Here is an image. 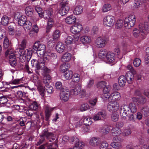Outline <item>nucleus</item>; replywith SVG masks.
<instances>
[{
    "label": "nucleus",
    "instance_id": "603ef678",
    "mask_svg": "<svg viewBox=\"0 0 149 149\" xmlns=\"http://www.w3.org/2000/svg\"><path fill=\"white\" fill-rule=\"evenodd\" d=\"M102 116V112H99L96 114L94 116L93 119L95 121L101 120V117Z\"/></svg>",
    "mask_w": 149,
    "mask_h": 149
},
{
    "label": "nucleus",
    "instance_id": "69168bd1",
    "mask_svg": "<svg viewBox=\"0 0 149 149\" xmlns=\"http://www.w3.org/2000/svg\"><path fill=\"white\" fill-rule=\"evenodd\" d=\"M89 109V106L87 103H84L82 104L80 107V110L81 111H84Z\"/></svg>",
    "mask_w": 149,
    "mask_h": 149
},
{
    "label": "nucleus",
    "instance_id": "72a5a7b5",
    "mask_svg": "<svg viewBox=\"0 0 149 149\" xmlns=\"http://www.w3.org/2000/svg\"><path fill=\"white\" fill-rule=\"evenodd\" d=\"M64 73V76L66 79H70L72 78L73 76V72L71 70H67Z\"/></svg>",
    "mask_w": 149,
    "mask_h": 149
},
{
    "label": "nucleus",
    "instance_id": "6ab92c4d",
    "mask_svg": "<svg viewBox=\"0 0 149 149\" xmlns=\"http://www.w3.org/2000/svg\"><path fill=\"white\" fill-rule=\"evenodd\" d=\"M56 49L58 53H61L65 49L64 45L61 42H58L56 46Z\"/></svg>",
    "mask_w": 149,
    "mask_h": 149
},
{
    "label": "nucleus",
    "instance_id": "a211bd4d",
    "mask_svg": "<svg viewBox=\"0 0 149 149\" xmlns=\"http://www.w3.org/2000/svg\"><path fill=\"white\" fill-rule=\"evenodd\" d=\"M135 74L130 72H127L126 73L125 77L126 81L128 83L131 84L132 83L134 79V74Z\"/></svg>",
    "mask_w": 149,
    "mask_h": 149
},
{
    "label": "nucleus",
    "instance_id": "680f3d73",
    "mask_svg": "<svg viewBox=\"0 0 149 149\" xmlns=\"http://www.w3.org/2000/svg\"><path fill=\"white\" fill-rule=\"evenodd\" d=\"M110 131L109 127L107 125H104L103 126V134H107Z\"/></svg>",
    "mask_w": 149,
    "mask_h": 149
},
{
    "label": "nucleus",
    "instance_id": "4468645a",
    "mask_svg": "<svg viewBox=\"0 0 149 149\" xmlns=\"http://www.w3.org/2000/svg\"><path fill=\"white\" fill-rule=\"evenodd\" d=\"M57 147V144L56 143L49 145H48V144L46 143L37 148L36 149H56Z\"/></svg>",
    "mask_w": 149,
    "mask_h": 149
},
{
    "label": "nucleus",
    "instance_id": "e2e57ef3",
    "mask_svg": "<svg viewBox=\"0 0 149 149\" xmlns=\"http://www.w3.org/2000/svg\"><path fill=\"white\" fill-rule=\"evenodd\" d=\"M47 56H49L51 59H56L57 58V55L55 53L49 52L47 54Z\"/></svg>",
    "mask_w": 149,
    "mask_h": 149
},
{
    "label": "nucleus",
    "instance_id": "f257e3e1",
    "mask_svg": "<svg viewBox=\"0 0 149 149\" xmlns=\"http://www.w3.org/2000/svg\"><path fill=\"white\" fill-rule=\"evenodd\" d=\"M139 29L140 32V38L141 40L145 39L149 33V26L146 22H142L139 25Z\"/></svg>",
    "mask_w": 149,
    "mask_h": 149
},
{
    "label": "nucleus",
    "instance_id": "6e6552de",
    "mask_svg": "<svg viewBox=\"0 0 149 149\" xmlns=\"http://www.w3.org/2000/svg\"><path fill=\"white\" fill-rule=\"evenodd\" d=\"M42 137H46L49 141L51 142L55 139L54 134L53 132H49L47 129H44L42 132V134L40 135Z\"/></svg>",
    "mask_w": 149,
    "mask_h": 149
},
{
    "label": "nucleus",
    "instance_id": "dca6fc26",
    "mask_svg": "<svg viewBox=\"0 0 149 149\" xmlns=\"http://www.w3.org/2000/svg\"><path fill=\"white\" fill-rule=\"evenodd\" d=\"M110 99H110L111 100H113L116 102H117L119 101L120 99V93L117 92H114L111 94H110Z\"/></svg>",
    "mask_w": 149,
    "mask_h": 149
},
{
    "label": "nucleus",
    "instance_id": "a878e982",
    "mask_svg": "<svg viewBox=\"0 0 149 149\" xmlns=\"http://www.w3.org/2000/svg\"><path fill=\"white\" fill-rule=\"evenodd\" d=\"M5 56L8 57L9 59L16 58V56L14 52L10 49H8L5 53Z\"/></svg>",
    "mask_w": 149,
    "mask_h": 149
},
{
    "label": "nucleus",
    "instance_id": "f3484780",
    "mask_svg": "<svg viewBox=\"0 0 149 149\" xmlns=\"http://www.w3.org/2000/svg\"><path fill=\"white\" fill-rule=\"evenodd\" d=\"M37 88L39 91L40 95L43 97L46 93L45 87L44 88L42 86V84L40 81H38L37 83Z\"/></svg>",
    "mask_w": 149,
    "mask_h": 149
},
{
    "label": "nucleus",
    "instance_id": "c756f323",
    "mask_svg": "<svg viewBox=\"0 0 149 149\" xmlns=\"http://www.w3.org/2000/svg\"><path fill=\"white\" fill-rule=\"evenodd\" d=\"M17 19L18 24L21 26H23L26 21V17L23 16H21L19 17H18Z\"/></svg>",
    "mask_w": 149,
    "mask_h": 149
},
{
    "label": "nucleus",
    "instance_id": "20e7f679",
    "mask_svg": "<svg viewBox=\"0 0 149 149\" xmlns=\"http://www.w3.org/2000/svg\"><path fill=\"white\" fill-rule=\"evenodd\" d=\"M109 101L107 106V109L110 112H116L120 108V105L118 103L113 100H107Z\"/></svg>",
    "mask_w": 149,
    "mask_h": 149
},
{
    "label": "nucleus",
    "instance_id": "ea45409f",
    "mask_svg": "<svg viewBox=\"0 0 149 149\" xmlns=\"http://www.w3.org/2000/svg\"><path fill=\"white\" fill-rule=\"evenodd\" d=\"M141 5L140 0H134V2L133 8L134 9L137 10Z\"/></svg>",
    "mask_w": 149,
    "mask_h": 149
},
{
    "label": "nucleus",
    "instance_id": "39448f33",
    "mask_svg": "<svg viewBox=\"0 0 149 149\" xmlns=\"http://www.w3.org/2000/svg\"><path fill=\"white\" fill-rule=\"evenodd\" d=\"M106 83L105 81H103V100L106 101L108 100H109L110 99V93H109L111 88L110 86L109 85H106Z\"/></svg>",
    "mask_w": 149,
    "mask_h": 149
},
{
    "label": "nucleus",
    "instance_id": "f03ea898",
    "mask_svg": "<svg viewBox=\"0 0 149 149\" xmlns=\"http://www.w3.org/2000/svg\"><path fill=\"white\" fill-rule=\"evenodd\" d=\"M33 52L37 51V54L40 55H43L44 54L46 47L43 43H41L40 41L36 42L33 47Z\"/></svg>",
    "mask_w": 149,
    "mask_h": 149
},
{
    "label": "nucleus",
    "instance_id": "1a4fd4ad",
    "mask_svg": "<svg viewBox=\"0 0 149 149\" xmlns=\"http://www.w3.org/2000/svg\"><path fill=\"white\" fill-rule=\"evenodd\" d=\"M120 115L123 118L125 119L126 116L129 114L130 109L129 107L127 105H123L121 106L120 108Z\"/></svg>",
    "mask_w": 149,
    "mask_h": 149
},
{
    "label": "nucleus",
    "instance_id": "bf43d9fd",
    "mask_svg": "<svg viewBox=\"0 0 149 149\" xmlns=\"http://www.w3.org/2000/svg\"><path fill=\"white\" fill-rule=\"evenodd\" d=\"M123 21L121 19H119L117 21L116 24V27L117 29H119L121 28L123 25Z\"/></svg>",
    "mask_w": 149,
    "mask_h": 149
},
{
    "label": "nucleus",
    "instance_id": "864d4df0",
    "mask_svg": "<svg viewBox=\"0 0 149 149\" xmlns=\"http://www.w3.org/2000/svg\"><path fill=\"white\" fill-rule=\"evenodd\" d=\"M133 63L135 67H139L141 63V61L139 58H136L134 60Z\"/></svg>",
    "mask_w": 149,
    "mask_h": 149
},
{
    "label": "nucleus",
    "instance_id": "473e14b6",
    "mask_svg": "<svg viewBox=\"0 0 149 149\" xmlns=\"http://www.w3.org/2000/svg\"><path fill=\"white\" fill-rule=\"evenodd\" d=\"M141 111L145 117H147L149 115V107L145 106L141 109Z\"/></svg>",
    "mask_w": 149,
    "mask_h": 149
},
{
    "label": "nucleus",
    "instance_id": "412c9836",
    "mask_svg": "<svg viewBox=\"0 0 149 149\" xmlns=\"http://www.w3.org/2000/svg\"><path fill=\"white\" fill-rule=\"evenodd\" d=\"M33 9L32 7L30 6H28L25 9V13L28 16L31 17L33 15Z\"/></svg>",
    "mask_w": 149,
    "mask_h": 149
},
{
    "label": "nucleus",
    "instance_id": "e433bc0d",
    "mask_svg": "<svg viewBox=\"0 0 149 149\" xmlns=\"http://www.w3.org/2000/svg\"><path fill=\"white\" fill-rule=\"evenodd\" d=\"M55 87L58 90H59L60 91H63L66 89V88L63 86L61 82L58 81L56 82L55 84Z\"/></svg>",
    "mask_w": 149,
    "mask_h": 149
},
{
    "label": "nucleus",
    "instance_id": "4d7b16f0",
    "mask_svg": "<svg viewBox=\"0 0 149 149\" xmlns=\"http://www.w3.org/2000/svg\"><path fill=\"white\" fill-rule=\"evenodd\" d=\"M139 104H144L146 102V98L143 96L139 98Z\"/></svg>",
    "mask_w": 149,
    "mask_h": 149
},
{
    "label": "nucleus",
    "instance_id": "423d86ee",
    "mask_svg": "<svg viewBox=\"0 0 149 149\" xmlns=\"http://www.w3.org/2000/svg\"><path fill=\"white\" fill-rule=\"evenodd\" d=\"M60 6L61 8L59 10V13L63 16L66 15L70 9L68 2L67 1L63 0L60 3Z\"/></svg>",
    "mask_w": 149,
    "mask_h": 149
},
{
    "label": "nucleus",
    "instance_id": "f8f14e48",
    "mask_svg": "<svg viewBox=\"0 0 149 149\" xmlns=\"http://www.w3.org/2000/svg\"><path fill=\"white\" fill-rule=\"evenodd\" d=\"M114 17L112 15H108L104 17L103 19L104 24H105L107 26H110L112 25L115 22Z\"/></svg>",
    "mask_w": 149,
    "mask_h": 149
},
{
    "label": "nucleus",
    "instance_id": "6e6d98bb",
    "mask_svg": "<svg viewBox=\"0 0 149 149\" xmlns=\"http://www.w3.org/2000/svg\"><path fill=\"white\" fill-rule=\"evenodd\" d=\"M52 87L48 84L46 85L45 90L46 92L49 94H51L53 92V91L52 90Z\"/></svg>",
    "mask_w": 149,
    "mask_h": 149
},
{
    "label": "nucleus",
    "instance_id": "3c124183",
    "mask_svg": "<svg viewBox=\"0 0 149 149\" xmlns=\"http://www.w3.org/2000/svg\"><path fill=\"white\" fill-rule=\"evenodd\" d=\"M23 26H24V29L26 28V29L29 30L31 28L32 23L30 21L26 20Z\"/></svg>",
    "mask_w": 149,
    "mask_h": 149
},
{
    "label": "nucleus",
    "instance_id": "13d9d810",
    "mask_svg": "<svg viewBox=\"0 0 149 149\" xmlns=\"http://www.w3.org/2000/svg\"><path fill=\"white\" fill-rule=\"evenodd\" d=\"M111 8V5L107 3L104 5L103 6V12H107L110 10Z\"/></svg>",
    "mask_w": 149,
    "mask_h": 149
},
{
    "label": "nucleus",
    "instance_id": "5701e85b",
    "mask_svg": "<svg viewBox=\"0 0 149 149\" xmlns=\"http://www.w3.org/2000/svg\"><path fill=\"white\" fill-rule=\"evenodd\" d=\"M71 58V55L69 53H66L61 58V61L63 62H66L70 61Z\"/></svg>",
    "mask_w": 149,
    "mask_h": 149
},
{
    "label": "nucleus",
    "instance_id": "4c0bfd02",
    "mask_svg": "<svg viewBox=\"0 0 149 149\" xmlns=\"http://www.w3.org/2000/svg\"><path fill=\"white\" fill-rule=\"evenodd\" d=\"M60 31L58 30H56L54 32L52 36L54 40H56L59 38L60 35Z\"/></svg>",
    "mask_w": 149,
    "mask_h": 149
},
{
    "label": "nucleus",
    "instance_id": "b1692460",
    "mask_svg": "<svg viewBox=\"0 0 149 149\" xmlns=\"http://www.w3.org/2000/svg\"><path fill=\"white\" fill-rule=\"evenodd\" d=\"M121 132V129L118 127H114L111 130V134L112 136H117L119 135Z\"/></svg>",
    "mask_w": 149,
    "mask_h": 149
},
{
    "label": "nucleus",
    "instance_id": "de8ad7c7",
    "mask_svg": "<svg viewBox=\"0 0 149 149\" xmlns=\"http://www.w3.org/2000/svg\"><path fill=\"white\" fill-rule=\"evenodd\" d=\"M113 113L111 115V119L114 122H116L119 119V115L116 112Z\"/></svg>",
    "mask_w": 149,
    "mask_h": 149
},
{
    "label": "nucleus",
    "instance_id": "a19ab883",
    "mask_svg": "<svg viewBox=\"0 0 149 149\" xmlns=\"http://www.w3.org/2000/svg\"><path fill=\"white\" fill-rule=\"evenodd\" d=\"M83 11V8L80 6H77L74 11V13L76 15H79L81 14Z\"/></svg>",
    "mask_w": 149,
    "mask_h": 149
},
{
    "label": "nucleus",
    "instance_id": "ddd939ff",
    "mask_svg": "<svg viewBox=\"0 0 149 149\" xmlns=\"http://www.w3.org/2000/svg\"><path fill=\"white\" fill-rule=\"evenodd\" d=\"M82 25L77 23L72 25L70 28L71 32L73 33L76 34L80 32L82 29Z\"/></svg>",
    "mask_w": 149,
    "mask_h": 149
},
{
    "label": "nucleus",
    "instance_id": "0e129e2a",
    "mask_svg": "<svg viewBox=\"0 0 149 149\" xmlns=\"http://www.w3.org/2000/svg\"><path fill=\"white\" fill-rule=\"evenodd\" d=\"M94 83V80L91 78H90L86 86V87L88 88H91L93 86Z\"/></svg>",
    "mask_w": 149,
    "mask_h": 149
},
{
    "label": "nucleus",
    "instance_id": "bb28decb",
    "mask_svg": "<svg viewBox=\"0 0 149 149\" xmlns=\"http://www.w3.org/2000/svg\"><path fill=\"white\" fill-rule=\"evenodd\" d=\"M70 68V65L69 63H64L61 64L60 66V71L63 72H66L67 70H68Z\"/></svg>",
    "mask_w": 149,
    "mask_h": 149
},
{
    "label": "nucleus",
    "instance_id": "338daca9",
    "mask_svg": "<svg viewBox=\"0 0 149 149\" xmlns=\"http://www.w3.org/2000/svg\"><path fill=\"white\" fill-rule=\"evenodd\" d=\"M6 32L5 30L3 29L0 28V41L4 38H5Z\"/></svg>",
    "mask_w": 149,
    "mask_h": 149
},
{
    "label": "nucleus",
    "instance_id": "cd10ccee",
    "mask_svg": "<svg viewBox=\"0 0 149 149\" xmlns=\"http://www.w3.org/2000/svg\"><path fill=\"white\" fill-rule=\"evenodd\" d=\"M81 87L79 85H77L75 87L70 91V93L72 95H77L80 92L81 89Z\"/></svg>",
    "mask_w": 149,
    "mask_h": 149
},
{
    "label": "nucleus",
    "instance_id": "8fccbe9b",
    "mask_svg": "<svg viewBox=\"0 0 149 149\" xmlns=\"http://www.w3.org/2000/svg\"><path fill=\"white\" fill-rule=\"evenodd\" d=\"M43 14L44 15V18H48L49 17H52V15L51 12L48 10H45L43 12Z\"/></svg>",
    "mask_w": 149,
    "mask_h": 149
},
{
    "label": "nucleus",
    "instance_id": "4be33fe9",
    "mask_svg": "<svg viewBox=\"0 0 149 149\" xmlns=\"http://www.w3.org/2000/svg\"><path fill=\"white\" fill-rule=\"evenodd\" d=\"M65 21L68 24H72L76 21V18L73 15H71L67 17L65 19Z\"/></svg>",
    "mask_w": 149,
    "mask_h": 149
},
{
    "label": "nucleus",
    "instance_id": "c85d7f7f",
    "mask_svg": "<svg viewBox=\"0 0 149 149\" xmlns=\"http://www.w3.org/2000/svg\"><path fill=\"white\" fill-rule=\"evenodd\" d=\"M118 81L119 86L122 87L125 85L127 81L125 77L123 75H121L119 77Z\"/></svg>",
    "mask_w": 149,
    "mask_h": 149
},
{
    "label": "nucleus",
    "instance_id": "5fc2aeb1",
    "mask_svg": "<svg viewBox=\"0 0 149 149\" xmlns=\"http://www.w3.org/2000/svg\"><path fill=\"white\" fill-rule=\"evenodd\" d=\"M9 63L12 66L14 67L16 65L17 62L16 57L9 59Z\"/></svg>",
    "mask_w": 149,
    "mask_h": 149
},
{
    "label": "nucleus",
    "instance_id": "58836bf2",
    "mask_svg": "<svg viewBox=\"0 0 149 149\" xmlns=\"http://www.w3.org/2000/svg\"><path fill=\"white\" fill-rule=\"evenodd\" d=\"M10 44L9 42V40L6 37H5L3 43V47L5 49L10 48Z\"/></svg>",
    "mask_w": 149,
    "mask_h": 149
},
{
    "label": "nucleus",
    "instance_id": "aec40b11",
    "mask_svg": "<svg viewBox=\"0 0 149 149\" xmlns=\"http://www.w3.org/2000/svg\"><path fill=\"white\" fill-rule=\"evenodd\" d=\"M6 120L10 123L11 124V125H13V127L15 128L18 126V125L15 123V118L12 116L7 114Z\"/></svg>",
    "mask_w": 149,
    "mask_h": 149
},
{
    "label": "nucleus",
    "instance_id": "393cba45",
    "mask_svg": "<svg viewBox=\"0 0 149 149\" xmlns=\"http://www.w3.org/2000/svg\"><path fill=\"white\" fill-rule=\"evenodd\" d=\"M47 19H48V20L47 25L46 27V32H49L50 30L52 28L54 24V20L51 18V17H49V18H48Z\"/></svg>",
    "mask_w": 149,
    "mask_h": 149
},
{
    "label": "nucleus",
    "instance_id": "c9c22d12",
    "mask_svg": "<svg viewBox=\"0 0 149 149\" xmlns=\"http://www.w3.org/2000/svg\"><path fill=\"white\" fill-rule=\"evenodd\" d=\"M95 43L96 47L99 48H102V38L101 37L98 38L96 40Z\"/></svg>",
    "mask_w": 149,
    "mask_h": 149
},
{
    "label": "nucleus",
    "instance_id": "7ed1b4c3",
    "mask_svg": "<svg viewBox=\"0 0 149 149\" xmlns=\"http://www.w3.org/2000/svg\"><path fill=\"white\" fill-rule=\"evenodd\" d=\"M136 19L134 15H130L125 18L124 20V25L126 29H130L134 25Z\"/></svg>",
    "mask_w": 149,
    "mask_h": 149
},
{
    "label": "nucleus",
    "instance_id": "09e8293b",
    "mask_svg": "<svg viewBox=\"0 0 149 149\" xmlns=\"http://www.w3.org/2000/svg\"><path fill=\"white\" fill-rule=\"evenodd\" d=\"M72 81L73 82H78L80 80V75L79 74L75 73L72 76Z\"/></svg>",
    "mask_w": 149,
    "mask_h": 149
},
{
    "label": "nucleus",
    "instance_id": "0eeeda50",
    "mask_svg": "<svg viewBox=\"0 0 149 149\" xmlns=\"http://www.w3.org/2000/svg\"><path fill=\"white\" fill-rule=\"evenodd\" d=\"M89 143L93 147H99L100 149H102V141L100 138L98 137H93L90 140Z\"/></svg>",
    "mask_w": 149,
    "mask_h": 149
},
{
    "label": "nucleus",
    "instance_id": "49530a36",
    "mask_svg": "<svg viewBox=\"0 0 149 149\" xmlns=\"http://www.w3.org/2000/svg\"><path fill=\"white\" fill-rule=\"evenodd\" d=\"M74 37L73 36H68L66 38L65 41L66 44L69 45L73 43Z\"/></svg>",
    "mask_w": 149,
    "mask_h": 149
},
{
    "label": "nucleus",
    "instance_id": "9d476101",
    "mask_svg": "<svg viewBox=\"0 0 149 149\" xmlns=\"http://www.w3.org/2000/svg\"><path fill=\"white\" fill-rule=\"evenodd\" d=\"M104 53H103V58L105 56L108 62L109 63H112L115 60V56L114 54L110 52H107L106 50L104 51ZM104 59H103V60Z\"/></svg>",
    "mask_w": 149,
    "mask_h": 149
},
{
    "label": "nucleus",
    "instance_id": "7c9ffc66",
    "mask_svg": "<svg viewBox=\"0 0 149 149\" xmlns=\"http://www.w3.org/2000/svg\"><path fill=\"white\" fill-rule=\"evenodd\" d=\"M80 40V41L84 44L89 43L91 41L90 38L87 36H83L81 37Z\"/></svg>",
    "mask_w": 149,
    "mask_h": 149
},
{
    "label": "nucleus",
    "instance_id": "2f4dec72",
    "mask_svg": "<svg viewBox=\"0 0 149 149\" xmlns=\"http://www.w3.org/2000/svg\"><path fill=\"white\" fill-rule=\"evenodd\" d=\"M40 107V105L37 103L36 101L33 102L29 106V108L32 110H36L39 109Z\"/></svg>",
    "mask_w": 149,
    "mask_h": 149
},
{
    "label": "nucleus",
    "instance_id": "2eb2a0df",
    "mask_svg": "<svg viewBox=\"0 0 149 149\" xmlns=\"http://www.w3.org/2000/svg\"><path fill=\"white\" fill-rule=\"evenodd\" d=\"M48 60L47 57H44V59L40 58L38 59V63L37 71L40 69L42 70L45 66V61Z\"/></svg>",
    "mask_w": 149,
    "mask_h": 149
},
{
    "label": "nucleus",
    "instance_id": "c03bdc74",
    "mask_svg": "<svg viewBox=\"0 0 149 149\" xmlns=\"http://www.w3.org/2000/svg\"><path fill=\"white\" fill-rule=\"evenodd\" d=\"M92 119L91 118L86 117L83 120L84 124L86 126L91 125L92 123Z\"/></svg>",
    "mask_w": 149,
    "mask_h": 149
},
{
    "label": "nucleus",
    "instance_id": "f704fd0d",
    "mask_svg": "<svg viewBox=\"0 0 149 149\" xmlns=\"http://www.w3.org/2000/svg\"><path fill=\"white\" fill-rule=\"evenodd\" d=\"M9 21V18L6 15H3L1 19V22L2 24L4 26L7 25Z\"/></svg>",
    "mask_w": 149,
    "mask_h": 149
},
{
    "label": "nucleus",
    "instance_id": "79ce46f5",
    "mask_svg": "<svg viewBox=\"0 0 149 149\" xmlns=\"http://www.w3.org/2000/svg\"><path fill=\"white\" fill-rule=\"evenodd\" d=\"M132 33L134 37L137 38L139 36L140 40H142L140 38V32L139 29H138L136 28H134L133 31Z\"/></svg>",
    "mask_w": 149,
    "mask_h": 149
},
{
    "label": "nucleus",
    "instance_id": "9b49d317",
    "mask_svg": "<svg viewBox=\"0 0 149 149\" xmlns=\"http://www.w3.org/2000/svg\"><path fill=\"white\" fill-rule=\"evenodd\" d=\"M70 93L68 89H66L60 91V96L61 100L64 102L67 101L69 99Z\"/></svg>",
    "mask_w": 149,
    "mask_h": 149
},
{
    "label": "nucleus",
    "instance_id": "a18cd8bd",
    "mask_svg": "<svg viewBox=\"0 0 149 149\" xmlns=\"http://www.w3.org/2000/svg\"><path fill=\"white\" fill-rule=\"evenodd\" d=\"M84 146V143L79 141V139L78 138H76L75 147L76 149H79V148H80L81 147H82Z\"/></svg>",
    "mask_w": 149,
    "mask_h": 149
},
{
    "label": "nucleus",
    "instance_id": "37998d69",
    "mask_svg": "<svg viewBox=\"0 0 149 149\" xmlns=\"http://www.w3.org/2000/svg\"><path fill=\"white\" fill-rule=\"evenodd\" d=\"M128 106L130 108V111L133 113L136 112L137 108L135 104L133 103H131L129 104Z\"/></svg>",
    "mask_w": 149,
    "mask_h": 149
},
{
    "label": "nucleus",
    "instance_id": "052dcab7",
    "mask_svg": "<svg viewBox=\"0 0 149 149\" xmlns=\"http://www.w3.org/2000/svg\"><path fill=\"white\" fill-rule=\"evenodd\" d=\"M31 64L33 67L36 66V73H37L38 71H37V69L38 63V60H37L36 59H33L31 61Z\"/></svg>",
    "mask_w": 149,
    "mask_h": 149
},
{
    "label": "nucleus",
    "instance_id": "774afa93",
    "mask_svg": "<svg viewBox=\"0 0 149 149\" xmlns=\"http://www.w3.org/2000/svg\"><path fill=\"white\" fill-rule=\"evenodd\" d=\"M79 91L80 92L79 93L78 95H79L80 98L84 97L86 96V93L84 90H81V89Z\"/></svg>",
    "mask_w": 149,
    "mask_h": 149
}]
</instances>
